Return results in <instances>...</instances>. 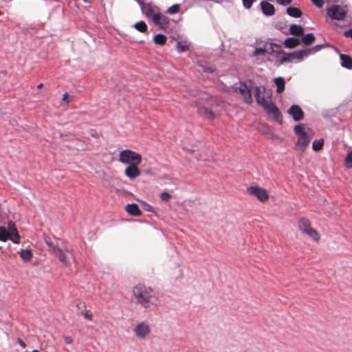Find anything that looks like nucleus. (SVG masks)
<instances>
[{
  "mask_svg": "<svg viewBox=\"0 0 352 352\" xmlns=\"http://www.w3.org/2000/svg\"><path fill=\"white\" fill-rule=\"evenodd\" d=\"M254 96L256 102L265 110V111L274 120L278 121L280 118V113L278 108L272 102L271 96L265 94L261 89L256 87L255 89Z\"/></svg>",
  "mask_w": 352,
  "mask_h": 352,
  "instance_id": "f257e3e1",
  "label": "nucleus"
},
{
  "mask_svg": "<svg viewBox=\"0 0 352 352\" xmlns=\"http://www.w3.org/2000/svg\"><path fill=\"white\" fill-rule=\"evenodd\" d=\"M132 292L136 304L144 308L149 307L151 300L154 296V292L151 287L139 284L133 288Z\"/></svg>",
  "mask_w": 352,
  "mask_h": 352,
  "instance_id": "f03ea898",
  "label": "nucleus"
},
{
  "mask_svg": "<svg viewBox=\"0 0 352 352\" xmlns=\"http://www.w3.org/2000/svg\"><path fill=\"white\" fill-rule=\"evenodd\" d=\"M10 239L14 243H20V236L14 226L12 222L8 223V230L3 226H0V241H6Z\"/></svg>",
  "mask_w": 352,
  "mask_h": 352,
  "instance_id": "7ed1b4c3",
  "label": "nucleus"
},
{
  "mask_svg": "<svg viewBox=\"0 0 352 352\" xmlns=\"http://www.w3.org/2000/svg\"><path fill=\"white\" fill-rule=\"evenodd\" d=\"M60 242L61 243V245L58 250H56V252L54 254L63 265L69 266L70 263L67 258V253L71 256L74 262L76 261V257L74 254L73 250L67 245L65 241H60Z\"/></svg>",
  "mask_w": 352,
  "mask_h": 352,
  "instance_id": "20e7f679",
  "label": "nucleus"
},
{
  "mask_svg": "<svg viewBox=\"0 0 352 352\" xmlns=\"http://www.w3.org/2000/svg\"><path fill=\"white\" fill-rule=\"evenodd\" d=\"M119 161L123 164H140L142 161V157L140 154L131 150L125 149L120 153Z\"/></svg>",
  "mask_w": 352,
  "mask_h": 352,
  "instance_id": "39448f33",
  "label": "nucleus"
},
{
  "mask_svg": "<svg viewBox=\"0 0 352 352\" xmlns=\"http://www.w3.org/2000/svg\"><path fill=\"white\" fill-rule=\"evenodd\" d=\"M347 12L345 6L335 5L327 9V14L333 19L340 21L344 19Z\"/></svg>",
  "mask_w": 352,
  "mask_h": 352,
  "instance_id": "423d86ee",
  "label": "nucleus"
},
{
  "mask_svg": "<svg viewBox=\"0 0 352 352\" xmlns=\"http://www.w3.org/2000/svg\"><path fill=\"white\" fill-rule=\"evenodd\" d=\"M298 140L297 142L294 146V149L300 153H302L307 146H309L311 137L309 135V133H298Z\"/></svg>",
  "mask_w": 352,
  "mask_h": 352,
  "instance_id": "0eeeda50",
  "label": "nucleus"
},
{
  "mask_svg": "<svg viewBox=\"0 0 352 352\" xmlns=\"http://www.w3.org/2000/svg\"><path fill=\"white\" fill-rule=\"evenodd\" d=\"M251 87L252 82L246 81L241 83L238 88L243 100L248 104H250L252 102Z\"/></svg>",
  "mask_w": 352,
  "mask_h": 352,
  "instance_id": "6e6552de",
  "label": "nucleus"
},
{
  "mask_svg": "<svg viewBox=\"0 0 352 352\" xmlns=\"http://www.w3.org/2000/svg\"><path fill=\"white\" fill-rule=\"evenodd\" d=\"M248 193L254 195L259 201L264 202L269 199L267 191L257 186H252L248 188Z\"/></svg>",
  "mask_w": 352,
  "mask_h": 352,
  "instance_id": "1a4fd4ad",
  "label": "nucleus"
},
{
  "mask_svg": "<svg viewBox=\"0 0 352 352\" xmlns=\"http://www.w3.org/2000/svg\"><path fill=\"white\" fill-rule=\"evenodd\" d=\"M134 333L138 338H144L150 333L148 324L144 322L138 324L134 329Z\"/></svg>",
  "mask_w": 352,
  "mask_h": 352,
  "instance_id": "9d476101",
  "label": "nucleus"
},
{
  "mask_svg": "<svg viewBox=\"0 0 352 352\" xmlns=\"http://www.w3.org/2000/svg\"><path fill=\"white\" fill-rule=\"evenodd\" d=\"M287 113L295 121H300L304 118V112L298 105H292Z\"/></svg>",
  "mask_w": 352,
  "mask_h": 352,
  "instance_id": "9b49d317",
  "label": "nucleus"
},
{
  "mask_svg": "<svg viewBox=\"0 0 352 352\" xmlns=\"http://www.w3.org/2000/svg\"><path fill=\"white\" fill-rule=\"evenodd\" d=\"M138 164L129 165L124 170V173L130 179H133L140 175V170L138 167Z\"/></svg>",
  "mask_w": 352,
  "mask_h": 352,
  "instance_id": "f8f14e48",
  "label": "nucleus"
},
{
  "mask_svg": "<svg viewBox=\"0 0 352 352\" xmlns=\"http://www.w3.org/2000/svg\"><path fill=\"white\" fill-rule=\"evenodd\" d=\"M169 19L164 14L159 13L157 16H154L153 23L161 28H166L169 23Z\"/></svg>",
  "mask_w": 352,
  "mask_h": 352,
  "instance_id": "ddd939ff",
  "label": "nucleus"
},
{
  "mask_svg": "<svg viewBox=\"0 0 352 352\" xmlns=\"http://www.w3.org/2000/svg\"><path fill=\"white\" fill-rule=\"evenodd\" d=\"M311 51V50L305 49L292 52V56L293 62H300L301 60H303L304 58L307 57Z\"/></svg>",
  "mask_w": 352,
  "mask_h": 352,
  "instance_id": "4468645a",
  "label": "nucleus"
},
{
  "mask_svg": "<svg viewBox=\"0 0 352 352\" xmlns=\"http://www.w3.org/2000/svg\"><path fill=\"white\" fill-rule=\"evenodd\" d=\"M261 8L263 14L266 16H272L274 14L275 9L274 6L267 1H262L261 3Z\"/></svg>",
  "mask_w": 352,
  "mask_h": 352,
  "instance_id": "2eb2a0df",
  "label": "nucleus"
},
{
  "mask_svg": "<svg viewBox=\"0 0 352 352\" xmlns=\"http://www.w3.org/2000/svg\"><path fill=\"white\" fill-rule=\"evenodd\" d=\"M197 112L199 115L204 117L206 119L212 120L214 119L216 116L215 113L212 111L209 110L206 107H198Z\"/></svg>",
  "mask_w": 352,
  "mask_h": 352,
  "instance_id": "dca6fc26",
  "label": "nucleus"
},
{
  "mask_svg": "<svg viewBox=\"0 0 352 352\" xmlns=\"http://www.w3.org/2000/svg\"><path fill=\"white\" fill-rule=\"evenodd\" d=\"M126 212L133 216L137 217L141 214V210L136 204H129L126 206Z\"/></svg>",
  "mask_w": 352,
  "mask_h": 352,
  "instance_id": "f3484780",
  "label": "nucleus"
},
{
  "mask_svg": "<svg viewBox=\"0 0 352 352\" xmlns=\"http://www.w3.org/2000/svg\"><path fill=\"white\" fill-rule=\"evenodd\" d=\"M298 226L300 230L305 233L309 228H311V223L308 219L300 218L298 222Z\"/></svg>",
  "mask_w": 352,
  "mask_h": 352,
  "instance_id": "a211bd4d",
  "label": "nucleus"
},
{
  "mask_svg": "<svg viewBox=\"0 0 352 352\" xmlns=\"http://www.w3.org/2000/svg\"><path fill=\"white\" fill-rule=\"evenodd\" d=\"M274 84L276 87V92L281 94L285 90V81L283 77H277L274 78Z\"/></svg>",
  "mask_w": 352,
  "mask_h": 352,
  "instance_id": "6ab92c4d",
  "label": "nucleus"
},
{
  "mask_svg": "<svg viewBox=\"0 0 352 352\" xmlns=\"http://www.w3.org/2000/svg\"><path fill=\"white\" fill-rule=\"evenodd\" d=\"M300 39L296 37L287 38L284 41V45L287 48H294L300 44Z\"/></svg>",
  "mask_w": 352,
  "mask_h": 352,
  "instance_id": "aec40b11",
  "label": "nucleus"
},
{
  "mask_svg": "<svg viewBox=\"0 0 352 352\" xmlns=\"http://www.w3.org/2000/svg\"><path fill=\"white\" fill-rule=\"evenodd\" d=\"M19 254L24 262L30 261L32 258V252L30 249L21 250Z\"/></svg>",
  "mask_w": 352,
  "mask_h": 352,
  "instance_id": "412c9836",
  "label": "nucleus"
},
{
  "mask_svg": "<svg viewBox=\"0 0 352 352\" xmlns=\"http://www.w3.org/2000/svg\"><path fill=\"white\" fill-rule=\"evenodd\" d=\"M289 32L293 35H302L304 33L303 28L300 25L293 24L289 28Z\"/></svg>",
  "mask_w": 352,
  "mask_h": 352,
  "instance_id": "4be33fe9",
  "label": "nucleus"
},
{
  "mask_svg": "<svg viewBox=\"0 0 352 352\" xmlns=\"http://www.w3.org/2000/svg\"><path fill=\"white\" fill-rule=\"evenodd\" d=\"M340 60L342 61L341 65L342 67L347 69H351L352 67V58L349 56L340 54Z\"/></svg>",
  "mask_w": 352,
  "mask_h": 352,
  "instance_id": "5701e85b",
  "label": "nucleus"
},
{
  "mask_svg": "<svg viewBox=\"0 0 352 352\" xmlns=\"http://www.w3.org/2000/svg\"><path fill=\"white\" fill-rule=\"evenodd\" d=\"M287 13L292 17L298 18L302 16V12L297 8L289 7L287 9Z\"/></svg>",
  "mask_w": 352,
  "mask_h": 352,
  "instance_id": "b1692460",
  "label": "nucleus"
},
{
  "mask_svg": "<svg viewBox=\"0 0 352 352\" xmlns=\"http://www.w3.org/2000/svg\"><path fill=\"white\" fill-rule=\"evenodd\" d=\"M160 13L157 8H148L146 10V15L151 18L153 21H154V16H157Z\"/></svg>",
  "mask_w": 352,
  "mask_h": 352,
  "instance_id": "393cba45",
  "label": "nucleus"
},
{
  "mask_svg": "<svg viewBox=\"0 0 352 352\" xmlns=\"http://www.w3.org/2000/svg\"><path fill=\"white\" fill-rule=\"evenodd\" d=\"M307 234L310 238L317 241L320 239V235L318 232L311 227L309 228L306 232L304 233Z\"/></svg>",
  "mask_w": 352,
  "mask_h": 352,
  "instance_id": "a878e982",
  "label": "nucleus"
},
{
  "mask_svg": "<svg viewBox=\"0 0 352 352\" xmlns=\"http://www.w3.org/2000/svg\"><path fill=\"white\" fill-rule=\"evenodd\" d=\"M301 41L305 45H309L314 42L315 36L312 33H309L302 36Z\"/></svg>",
  "mask_w": 352,
  "mask_h": 352,
  "instance_id": "bb28decb",
  "label": "nucleus"
},
{
  "mask_svg": "<svg viewBox=\"0 0 352 352\" xmlns=\"http://www.w3.org/2000/svg\"><path fill=\"white\" fill-rule=\"evenodd\" d=\"M323 145L324 140L322 138L315 140L312 143V149L314 151H319L322 148Z\"/></svg>",
  "mask_w": 352,
  "mask_h": 352,
  "instance_id": "cd10ccee",
  "label": "nucleus"
},
{
  "mask_svg": "<svg viewBox=\"0 0 352 352\" xmlns=\"http://www.w3.org/2000/svg\"><path fill=\"white\" fill-rule=\"evenodd\" d=\"M60 241H62V240L57 239L56 244H54L53 242H52L47 245L50 248V250L53 254H54L56 252V250H58L60 247L61 243L60 242Z\"/></svg>",
  "mask_w": 352,
  "mask_h": 352,
  "instance_id": "c85d7f7f",
  "label": "nucleus"
},
{
  "mask_svg": "<svg viewBox=\"0 0 352 352\" xmlns=\"http://www.w3.org/2000/svg\"><path fill=\"white\" fill-rule=\"evenodd\" d=\"M60 241H62V240L57 239L56 244H54L53 242H52L47 245L50 248V250L53 254H54L56 252V250H58L60 247L61 243L60 242Z\"/></svg>",
  "mask_w": 352,
  "mask_h": 352,
  "instance_id": "c756f323",
  "label": "nucleus"
},
{
  "mask_svg": "<svg viewBox=\"0 0 352 352\" xmlns=\"http://www.w3.org/2000/svg\"><path fill=\"white\" fill-rule=\"evenodd\" d=\"M134 28L140 32H145L147 30V25L144 21L136 23Z\"/></svg>",
  "mask_w": 352,
  "mask_h": 352,
  "instance_id": "7c9ffc66",
  "label": "nucleus"
},
{
  "mask_svg": "<svg viewBox=\"0 0 352 352\" xmlns=\"http://www.w3.org/2000/svg\"><path fill=\"white\" fill-rule=\"evenodd\" d=\"M166 38L162 34H158L154 36V42L158 45H163L165 43Z\"/></svg>",
  "mask_w": 352,
  "mask_h": 352,
  "instance_id": "2f4dec72",
  "label": "nucleus"
},
{
  "mask_svg": "<svg viewBox=\"0 0 352 352\" xmlns=\"http://www.w3.org/2000/svg\"><path fill=\"white\" fill-rule=\"evenodd\" d=\"M179 6L178 4H174L168 8V9L167 10V13L173 14L179 12Z\"/></svg>",
  "mask_w": 352,
  "mask_h": 352,
  "instance_id": "473e14b6",
  "label": "nucleus"
},
{
  "mask_svg": "<svg viewBox=\"0 0 352 352\" xmlns=\"http://www.w3.org/2000/svg\"><path fill=\"white\" fill-rule=\"evenodd\" d=\"M346 166L348 168H352V151L347 153L345 157Z\"/></svg>",
  "mask_w": 352,
  "mask_h": 352,
  "instance_id": "72a5a7b5",
  "label": "nucleus"
},
{
  "mask_svg": "<svg viewBox=\"0 0 352 352\" xmlns=\"http://www.w3.org/2000/svg\"><path fill=\"white\" fill-rule=\"evenodd\" d=\"M287 62H293L292 53L285 54L280 59V63L283 64Z\"/></svg>",
  "mask_w": 352,
  "mask_h": 352,
  "instance_id": "f704fd0d",
  "label": "nucleus"
},
{
  "mask_svg": "<svg viewBox=\"0 0 352 352\" xmlns=\"http://www.w3.org/2000/svg\"><path fill=\"white\" fill-rule=\"evenodd\" d=\"M268 51V49L265 47H259V48H256L254 52V56H258V55H264Z\"/></svg>",
  "mask_w": 352,
  "mask_h": 352,
  "instance_id": "c9c22d12",
  "label": "nucleus"
},
{
  "mask_svg": "<svg viewBox=\"0 0 352 352\" xmlns=\"http://www.w3.org/2000/svg\"><path fill=\"white\" fill-rule=\"evenodd\" d=\"M177 49L179 52H184L186 51L188 49V47L185 43H182L181 42H179L177 45Z\"/></svg>",
  "mask_w": 352,
  "mask_h": 352,
  "instance_id": "e433bc0d",
  "label": "nucleus"
},
{
  "mask_svg": "<svg viewBox=\"0 0 352 352\" xmlns=\"http://www.w3.org/2000/svg\"><path fill=\"white\" fill-rule=\"evenodd\" d=\"M71 100L69 99V96L68 93H65L63 96V99L61 102L62 105L67 106L70 102Z\"/></svg>",
  "mask_w": 352,
  "mask_h": 352,
  "instance_id": "4c0bfd02",
  "label": "nucleus"
},
{
  "mask_svg": "<svg viewBox=\"0 0 352 352\" xmlns=\"http://www.w3.org/2000/svg\"><path fill=\"white\" fill-rule=\"evenodd\" d=\"M256 0H242L245 8L250 9Z\"/></svg>",
  "mask_w": 352,
  "mask_h": 352,
  "instance_id": "58836bf2",
  "label": "nucleus"
},
{
  "mask_svg": "<svg viewBox=\"0 0 352 352\" xmlns=\"http://www.w3.org/2000/svg\"><path fill=\"white\" fill-rule=\"evenodd\" d=\"M160 197L163 201H168L170 199V195L166 192H163L160 194Z\"/></svg>",
  "mask_w": 352,
  "mask_h": 352,
  "instance_id": "ea45409f",
  "label": "nucleus"
},
{
  "mask_svg": "<svg viewBox=\"0 0 352 352\" xmlns=\"http://www.w3.org/2000/svg\"><path fill=\"white\" fill-rule=\"evenodd\" d=\"M312 3L316 5L318 8H322L324 5L323 0H311Z\"/></svg>",
  "mask_w": 352,
  "mask_h": 352,
  "instance_id": "a19ab883",
  "label": "nucleus"
},
{
  "mask_svg": "<svg viewBox=\"0 0 352 352\" xmlns=\"http://www.w3.org/2000/svg\"><path fill=\"white\" fill-rule=\"evenodd\" d=\"M276 1L282 6H287L292 3V0H276Z\"/></svg>",
  "mask_w": 352,
  "mask_h": 352,
  "instance_id": "79ce46f5",
  "label": "nucleus"
},
{
  "mask_svg": "<svg viewBox=\"0 0 352 352\" xmlns=\"http://www.w3.org/2000/svg\"><path fill=\"white\" fill-rule=\"evenodd\" d=\"M64 341L67 344H71L73 342V339L71 336H66L64 338Z\"/></svg>",
  "mask_w": 352,
  "mask_h": 352,
  "instance_id": "37998d69",
  "label": "nucleus"
},
{
  "mask_svg": "<svg viewBox=\"0 0 352 352\" xmlns=\"http://www.w3.org/2000/svg\"><path fill=\"white\" fill-rule=\"evenodd\" d=\"M344 34L346 37L352 38V29L346 31Z\"/></svg>",
  "mask_w": 352,
  "mask_h": 352,
  "instance_id": "c03bdc74",
  "label": "nucleus"
},
{
  "mask_svg": "<svg viewBox=\"0 0 352 352\" xmlns=\"http://www.w3.org/2000/svg\"><path fill=\"white\" fill-rule=\"evenodd\" d=\"M18 343L23 348V349H25L26 347V344H25V342L21 340V339H19L18 340Z\"/></svg>",
  "mask_w": 352,
  "mask_h": 352,
  "instance_id": "a18cd8bd",
  "label": "nucleus"
},
{
  "mask_svg": "<svg viewBox=\"0 0 352 352\" xmlns=\"http://www.w3.org/2000/svg\"><path fill=\"white\" fill-rule=\"evenodd\" d=\"M44 241L47 245L52 242L49 236H45Z\"/></svg>",
  "mask_w": 352,
  "mask_h": 352,
  "instance_id": "49530a36",
  "label": "nucleus"
},
{
  "mask_svg": "<svg viewBox=\"0 0 352 352\" xmlns=\"http://www.w3.org/2000/svg\"><path fill=\"white\" fill-rule=\"evenodd\" d=\"M265 134L267 135V138H268L270 139H274V138L275 136L274 133H265Z\"/></svg>",
  "mask_w": 352,
  "mask_h": 352,
  "instance_id": "de8ad7c7",
  "label": "nucleus"
},
{
  "mask_svg": "<svg viewBox=\"0 0 352 352\" xmlns=\"http://www.w3.org/2000/svg\"><path fill=\"white\" fill-rule=\"evenodd\" d=\"M204 71L205 72H210V73H211V72H213V69L211 67H207L206 68H204Z\"/></svg>",
  "mask_w": 352,
  "mask_h": 352,
  "instance_id": "09e8293b",
  "label": "nucleus"
},
{
  "mask_svg": "<svg viewBox=\"0 0 352 352\" xmlns=\"http://www.w3.org/2000/svg\"><path fill=\"white\" fill-rule=\"evenodd\" d=\"M84 317L88 320H91V316L87 313H85Z\"/></svg>",
  "mask_w": 352,
  "mask_h": 352,
  "instance_id": "8fccbe9b",
  "label": "nucleus"
},
{
  "mask_svg": "<svg viewBox=\"0 0 352 352\" xmlns=\"http://www.w3.org/2000/svg\"><path fill=\"white\" fill-rule=\"evenodd\" d=\"M294 131H295V132H301V131L300 130L299 126H296L294 128Z\"/></svg>",
  "mask_w": 352,
  "mask_h": 352,
  "instance_id": "3c124183",
  "label": "nucleus"
},
{
  "mask_svg": "<svg viewBox=\"0 0 352 352\" xmlns=\"http://www.w3.org/2000/svg\"><path fill=\"white\" fill-rule=\"evenodd\" d=\"M43 83H40L39 85H38L37 87L40 89L43 87Z\"/></svg>",
  "mask_w": 352,
  "mask_h": 352,
  "instance_id": "603ef678",
  "label": "nucleus"
},
{
  "mask_svg": "<svg viewBox=\"0 0 352 352\" xmlns=\"http://www.w3.org/2000/svg\"><path fill=\"white\" fill-rule=\"evenodd\" d=\"M98 133H95V134H93V136L95 137V138H97L98 137Z\"/></svg>",
  "mask_w": 352,
  "mask_h": 352,
  "instance_id": "864d4df0",
  "label": "nucleus"
},
{
  "mask_svg": "<svg viewBox=\"0 0 352 352\" xmlns=\"http://www.w3.org/2000/svg\"><path fill=\"white\" fill-rule=\"evenodd\" d=\"M320 47L319 45H316L314 48L315 49H319Z\"/></svg>",
  "mask_w": 352,
  "mask_h": 352,
  "instance_id": "5fc2aeb1",
  "label": "nucleus"
},
{
  "mask_svg": "<svg viewBox=\"0 0 352 352\" xmlns=\"http://www.w3.org/2000/svg\"><path fill=\"white\" fill-rule=\"evenodd\" d=\"M32 352H40L38 350H33Z\"/></svg>",
  "mask_w": 352,
  "mask_h": 352,
  "instance_id": "6e6d98bb",
  "label": "nucleus"
},
{
  "mask_svg": "<svg viewBox=\"0 0 352 352\" xmlns=\"http://www.w3.org/2000/svg\"><path fill=\"white\" fill-rule=\"evenodd\" d=\"M63 134H62V133H60V138H63Z\"/></svg>",
  "mask_w": 352,
  "mask_h": 352,
  "instance_id": "4d7b16f0",
  "label": "nucleus"
},
{
  "mask_svg": "<svg viewBox=\"0 0 352 352\" xmlns=\"http://www.w3.org/2000/svg\"><path fill=\"white\" fill-rule=\"evenodd\" d=\"M278 53H283V52L280 50Z\"/></svg>",
  "mask_w": 352,
  "mask_h": 352,
  "instance_id": "13d9d810",
  "label": "nucleus"
}]
</instances>
